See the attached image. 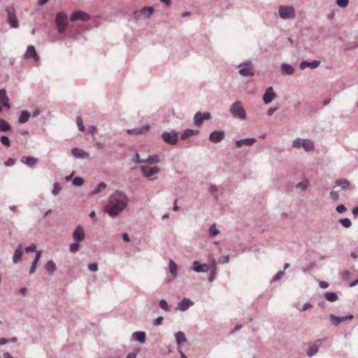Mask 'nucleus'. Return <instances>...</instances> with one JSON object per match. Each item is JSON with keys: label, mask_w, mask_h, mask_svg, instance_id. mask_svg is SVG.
<instances>
[{"label": "nucleus", "mask_w": 358, "mask_h": 358, "mask_svg": "<svg viewBox=\"0 0 358 358\" xmlns=\"http://www.w3.org/2000/svg\"><path fill=\"white\" fill-rule=\"evenodd\" d=\"M127 206V202L124 199H114V197L110 198L109 204L106 212L111 217L117 216Z\"/></svg>", "instance_id": "nucleus-1"}, {"label": "nucleus", "mask_w": 358, "mask_h": 358, "mask_svg": "<svg viewBox=\"0 0 358 358\" xmlns=\"http://www.w3.org/2000/svg\"><path fill=\"white\" fill-rule=\"evenodd\" d=\"M292 148H303L306 152H312L315 150L314 144L310 140L300 138H297L293 141Z\"/></svg>", "instance_id": "nucleus-2"}, {"label": "nucleus", "mask_w": 358, "mask_h": 358, "mask_svg": "<svg viewBox=\"0 0 358 358\" xmlns=\"http://www.w3.org/2000/svg\"><path fill=\"white\" fill-rule=\"evenodd\" d=\"M229 112L234 117L240 118L241 120L246 118L245 111L240 101H236L232 103Z\"/></svg>", "instance_id": "nucleus-3"}, {"label": "nucleus", "mask_w": 358, "mask_h": 358, "mask_svg": "<svg viewBox=\"0 0 358 358\" xmlns=\"http://www.w3.org/2000/svg\"><path fill=\"white\" fill-rule=\"evenodd\" d=\"M154 11L153 6L143 7L141 9L134 11L133 17L136 20L148 19L153 14Z\"/></svg>", "instance_id": "nucleus-4"}, {"label": "nucleus", "mask_w": 358, "mask_h": 358, "mask_svg": "<svg viewBox=\"0 0 358 358\" xmlns=\"http://www.w3.org/2000/svg\"><path fill=\"white\" fill-rule=\"evenodd\" d=\"M67 15L64 12H59L56 15L55 23L59 33L63 34L68 25Z\"/></svg>", "instance_id": "nucleus-5"}, {"label": "nucleus", "mask_w": 358, "mask_h": 358, "mask_svg": "<svg viewBox=\"0 0 358 358\" xmlns=\"http://www.w3.org/2000/svg\"><path fill=\"white\" fill-rule=\"evenodd\" d=\"M279 16L284 20L292 19L295 17V11L292 6H280Z\"/></svg>", "instance_id": "nucleus-6"}, {"label": "nucleus", "mask_w": 358, "mask_h": 358, "mask_svg": "<svg viewBox=\"0 0 358 358\" xmlns=\"http://www.w3.org/2000/svg\"><path fill=\"white\" fill-rule=\"evenodd\" d=\"M164 141L169 145H175L178 140V134L175 130L164 131L162 134Z\"/></svg>", "instance_id": "nucleus-7"}, {"label": "nucleus", "mask_w": 358, "mask_h": 358, "mask_svg": "<svg viewBox=\"0 0 358 358\" xmlns=\"http://www.w3.org/2000/svg\"><path fill=\"white\" fill-rule=\"evenodd\" d=\"M8 15V22L11 24L12 27L17 28L19 27V22L17 19L15 10L13 7H8L6 9Z\"/></svg>", "instance_id": "nucleus-8"}, {"label": "nucleus", "mask_w": 358, "mask_h": 358, "mask_svg": "<svg viewBox=\"0 0 358 358\" xmlns=\"http://www.w3.org/2000/svg\"><path fill=\"white\" fill-rule=\"evenodd\" d=\"M334 187H338V191L352 190L353 189V186L351 185L350 182L345 178L337 179L335 181Z\"/></svg>", "instance_id": "nucleus-9"}, {"label": "nucleus", "mask_w": 358, "mask_h": 358, "mask_svg": "<svg viewBox=\"0 0 358 358\" xmlns=\"http://www.w3.org/2000/svg\"><path fill=\"white\" fill-rule=\"evenodd\" d=\"M70 20L71 21L81 20L83 22H87L90 20V16L87 13H85L81 10H78L73 12L71 14Z\"/></svg>", "instance_id": "nucleus-10"}, {"label": "nucleus", "mask_w": 358, "mask_h": 358, "mask_svg": "<svg viewBox=\"0 0 358 358\" xmlns=\"http://www.w3.org/2000/svg\"><path fill=\"white\" fill-rule=\"evenodd\" d=\"M210 119V114L209 113L197 112L194 117V124L196 126H201L204 120Z\"/></svg>", "instance_id": "nucleus-11"}, {"label": "nucleus", "mask_w": 358, "mask_h": 358, "mask_svg": "<svg viewBox=\"0 0 358 358\" xmlns=\"http://www.w3.org/2000/svg\"><path fill=\"white\" fill-rule=\"evenodd\" d=\"M276 96L277 94L274 92L273 88L269 87L266 90L263 95V101L265 104L268 105L271 103Z\"/></svg>", "instance_id": "nucleus-12"}, {"label": "nucleus", "mask_w": 358, "mask_h": 358, "mask_svg": "<svg viewBox=\"0 0 358 358\" xmlns=\"http://www.w3.org/2000/svg\"><path fill=\"white\" fill-rule=\"evenodd\" d=\"M141 171L143 173L145 177H150L156 173H157L160 169L157 166L150 167L147 165L141 166Z\"/></svg>", "instance_id": "nucleus-13"}, {"label": "nucleus", "mask_w": 358, "mask_h": 358, "mask_svg": "<svg viewBox=\"0 0 358 358\" xmlns=\"http://www.w3.org/2000/svg\"><path fill=\"white\" fill-rule=\"evenodd\" d=\"M73 238L75 241L81 242L84 240L85 234L84 229L81 225H78L76 227L73 232Z\"/></svg>", "instance_id": "nucleus-14"}, {"label": "nucleus", "mask_w": 358, "mask_h": 358, "mask_svg": "<svg viewBox=\"0 0 358 358\" xmlns=\"http://www.w3.org/2000/svg\"><path fill=\"white\" fill-rule=\"evenodd\" d=\"M210 268V266L206 264H201L199 261H194L192 269L196 273H204L208 271Z\"/></svg>", "instance_id": "nucleus-15"}, {"label": "nucleus", "mask_w": 358, "mask_h": 358, "mask_svg": "<svg viewBox=\"0 0 358 358\" xmlns=\"http://www.w3.org/2000/svg\"><path fill=\"white\" fill-rule=\"evenodd\" d=\"M224 138V132L222 131H215L210 133L209 140L212 143H220Z\"/></svg>", "instance_id": "nucleus-16"}, {"label": "nucleus", "mask_w": 358, "mask_h": 358, "mask_svg": "<svg viewBox=\"0 0 358 358\" xmlns=\"http://www.w3.org/2000/svg\"><path fill=\"white\" fill-rule=\"evenodd\" d=\"M24 57L26 59L34 58L36 62L39 60V56L37 55L34 45H31L27 47V51L24 54Z\"/></svg>", "instance_id": "nucleus-17"}, {"label": "nucleus", "mask_w": 358, "mask_h": 358, "mask_svg": "<svg viewBox=\"0 0 358 358\" xmlns=\"http://www.w3.org/2000/svg\"><path fill=\"white\" fill-rule=\"evenodd\" d=\"M256 141H257V139L255 138H247L239 139L236 141V145L237 148H241L243 145L252 146L255 144V143Z\"/></svg>", "instance_id": "nucleus-18"}, {"label": "nucleus", "mask_w": 358, "mask_h": 358, "mask_svg": "<svg viewBox=\"0 0 358 358\" xmlns=\"http://www.w3.org/2000/svg\"><path fill=\"white\" fill-rule=\"evenodd\" d=\"M150 129V125L147 124V125H144L141 127H136V128H134V129H129L127 131V134H131V135H139V134H144L145 132L149 131Z\"/></svg>", "instance_id": "nucleus-19"}, {"label": "nucleus", "mask_w": 358, "mask_h": 358, "mask_svg": "<svg viewBox=\"0 0 358 358\" xmlns=\"http://www.w3.org/2000/svg\"><path fill=\"white\" fill-rule=\"evenodd\" d=\"M194 304V302L187 298H184L178 305L177 309L181 311L187 310L190 306Z\"/></svg>", "instance_id": "nucleus-20"}, {"label": "nucleus", "mask_w": 358, "mask_h": 358, "mask_svg": "<svg viewBox=\"0 0 358 358\" xmlns=\"http://www.w3.org/2000/svg\"><path fill=\"white\" fill-rule=\"evenodd\" d=\"M320 64V62L318 60H313L312 62H308V61H303L301 62L299 65V68L301 70L305 69L306 67H309L310 69H316L319 66Z\"/></svg>", "instance_id": "nucleus-21"}, {"label": "nucleus", "mask_w": 358, "mask_h": 358, "mask_svg": "<svg viewBox=\"0 0 358 358\" xmlns=\"http://www.w3.org/2000/svg\"><path fill=\"white\" fill-rule=\"evenodd\" d=\"M71 153L77 159H85L89 157V154L80 148H73Z\"/></svg>", "instance_id": "nucleus-22"}, {"label": "nucleus", "mask_w": 358, "mask_h": 358, "mask_svg": "<svg viewBox=\"0 0 358 358\" xmlns=\"http://www.w3.org/2000/svg\"><path fill=\"white\" fill-rule=\"evenodd\" d=\"M22 248L21 245H20L14 252V254L13 256V263L17 264L18 262H20L22 259Z\"/></svg>", "instance_id": "nucleus-23"}, {"label": "nucleus", "mask_w": 358, "mask_h": 358, "mask_svg": "<svg viewBox=\"0 0 358 358\" xmlns=\"http://www.w3.org/2000/svg\"><path fill=\"white\" fill-rule=\"evenodd\" d=\"M38 160L37 158L34 157H25L21 159V162L29 166H34L38 163Z\"/></svg>", "instance_id": "nucleus-24"}, {"label": "nucleus", "mask_w": 358, "mask_h": 358, "mask_svg": "<svg viewBox=\"0 0 358 358\" xmlns=\"http://www.w3.org/2000/svg\"><path fill=\"white\" fill-rule=\"evenodd\" d=\"M132 336L134 340L141 343H144L145 342L146 334L144 331H136L133 334Z\"/></svg>", "instance_id": "nucleus-25"}, {"label": "nucleus", "mask_w": 358, "mask_h": 358, "mask_svg": "<svg viewBox=\"0 0 358 358\" xmlns=\"http://www.w3.org/2000/svg\"><path fill=\"white\" fill-rule=\"evenodd\" d=\"M199 133V131L197 129H187L182 132L180 138L182 140H185L190 136L198 134Z\"/></svg>", "instance_id": "nucleus-26"}, {"label": "nucleus", "mask_w": 358, "mask_h": 358, "mask_svg": "<svg viewBox=\"0 0 358 358\" xmlns=\"http://www.w3.org/2000/svg\"><path fill=\"white\" fill-rule=\"evenodd\" d=\"M45 269L48 275L53 274L57 269L56 264L52 260H49L45 266Z\"/></svg>", "instance_id": "nucleus-27"}, {"label": "nucleus", "mask_w": 358, "mask_h": 358, "mask_svg": "<svg viewBox=\"0 0 358 358\" xmlns=\"http://www.w3.org/2000/svg\"><path fill=\"white\" fill-rule=\"evenodd\" d=\"M294 71V68L289 64L284 63L281 65V72L284 75H292Z\"/></svg>", "instance_id": "nucleus-28"}, {"label": "nucleus", "mask_w": 358, "mask_h": 358, "mask_svg": "<svg viewBox=\"0 0 358 358\" xmlns=\"http://www.w3.org/2000/svg\"><path fill=\"white\" fill-rule=\"evenodd\" d=\"M12 129V127L8 123V121L3 119L0 118V131L1 132H7Z\"/></svg>", "instance_id": "nucleus-29"}, {"label": "nucleus", "mask_w": 358, "mask_h": 358, "mask_svg": "<svg viewBox=\"0 0 358 358\" xmlns=\"http://www.w3.org/2000/svg\"><path fill=\"white\" fill-rule=\"evenodd\" d=\"M175 338L176 341V343L178 345L185 343L187 341L186 337L182 331H178L175 334Z\"/></svg>", "instance_id": "nucleus-30"}, {"label": "nucleus", "mask_w": 358, "mask_h": 358, "mask_svg": "<svg viewBox=\"0 0 358 358\" xmlns=\"http://www.w3.org/2000/svg\"><path fill=\"white\" fill-rule=\"evenodd\" d=\"M238 73L242 76H245V77L254 76L253 71L250 68H248V67H245V66H242L241 68H240Z\"/></svg>", "instance_id": "nucleus-31"}, {"label": "nucleus", "mask_w": 358, "mask_h": 358, "mask_svg": "<svg viewBox=\"0 0 358 358\" xmlns=\"http://www.w3.org/2000/svg\"><path fill=\"white\" fill-rule=\"evenodd\" d=\"M30 113L27 110H23L21 112V114L19 117V122L21 123V124H24V123H26L29 117H30Z\"/></svg>", "instance_id": "nucleus-32"}, {"label": "nucleus", "mask_w": 358, "mask_h": 358, "mask_svg": "<svg viewBox=\"0 0 358 358\" xmlns=\"http://www.w3.org/2000/svg\"><path fill=\"white\" fill-rule=\"evenodd\" d=\"M144 163L150 164H155L159 163L160 160L158 155H150L147 159H143Z\"/></svg>", "instance_id": "nucleus-33"}, {"label": "nucleus", "mask_w": 358, "mask_h": 358, "mask_svg": "<svg viewBox=\"0 0 358 358\" xmlns=\"http://www.w3.org/2000/svg\"><path fill=\"white\" fill-rule=\"evenodd\" d=\"M318 346L315 344H311L309 345V348L307 350V355L309 357H312L313 356L315 355L318 352Z\"/></svg>", "instance_id": "nucleus-34"}, {"label": "nucleus", "mask_w": 358, "mask_h": 358, "mask_svg": "<svg viewBox=\"0 0 358 358\" xmlns=\"http://www.w3.org/2000/svg\"><path fill=\"white\" fill-rule=\"evenodd\" d=\"M324 297L330 302H334L338 300V297L336 292H326Z\"/></svg>", "instance_id": "nucleus-35"}, {"label": "nucleus", "mask_w": 358, "mask_h": 358, "mask_svg": "<svg viewBox=\"0 0 358 358\" xmlns=\"http://www.w3.org/2000/svg\"><path fill=\"white\" fill-rule=\"evenodd\" d=\"M329 318L332 324L335 327L338 326L341 322H343L342 317L336 316L334 314H331L329 315Z\"/></svg>", "instance_id": "nucleus-36"}, {"label": "nucleus", "mask_w": 358, "mask_h": 358, "mask_svg": "<svg viewBox=\"0 0 358 358\" xmlns=\"http://www.w3.org/2000/svg\"><path fill=\"white\" fill-rule=\"evenodd\" d=\"M169 270H170V273L173 275V276L174 278H176L178 275L177 266L173 262V261H172L171 259L170 260V263H169Z\"/></svg>", "instance_id": "nucleus-37"}, {"label": "nucleus", "mask_w": 358, "mask_h": 358, "mask_svg": "<svg viewBox=\"0 0 358 358\" xmlns=\"http://www.w3.org/2000/svg\"><path fill=\"white\" fill-rule=\"evenodd\" d=\"M114 197V199H124L126 200V194L124 192L116 190L114 194L110 196Z\"/></svg>", "instance_id": "nucleus-38"}, {"label": "nucleus", "mask_w": 358, "mask_h": 358, "mask_svg": "<svg viewBox=\"0 0 358 358\" xmlns=\"http://www.w3.org/2000/svg\"><path fill=\"white\" fill-rule=\"evenodd\" d=\"M338 222L342 224L345 228H349L352 226L350 220L348 217L341 218L338 220Z\"/></svg>", "instance_id": "nucleus-39"}, {"label": "nucleus", "mask_w": 358, "mask_h": 358, "mask_svg": "<svg viewBox=\"0 0 358 358\" xmlns=\"http://www.w3.org/2000/svg\"><path fill=\"white\" fill-rule=\"evenodd\" d=\"M159 306L162 309L166 312H169L171 310V306L168 304L165 299H161L159 301Z\"/></svg>", "instance_id": "nucleus-40"}, {"label": "nucleus", "mask_w": 358, "mask_h": 358, "mask_svg": "<svg viewBox=\"0 0 358 358\" xmlns=\"http://www.w3.org/2000/svg\"><path fill=\"white\" fill-rule=\"evenodd\" d=\"M106 188V184L105 182H100L98 186L93 190V194H97L100 193L101 191L104 190Z\"/></svg>", "instance_id": "nucleus-41"}, {"label": "nucleus", "mask_w": 358, "mask_h": 358, "mask_svg": "<svg viewBox=\"0 0 358 358\" xmlns=\"http://www.w3.org/2000/svg\"><path fill=\"white\" fill-rule=\"evenodd\" d=\"M0 101L2 104L4 102L9 101V99L6 94V91L4 89L0 90Z\"/></svg>", "instance_id": "nucleus-42"}, {"label": "nucleus", "mask_w": 358, "mask_h": 358, "mask_svg": "<svg viewBox=\"0 0 358 358\" xmlns=\"http://www.w3.org/2000/svg\"><path fill=\"white\" fill-rule=\"evenodd\" d=\"M80 242L75 241L74 243L70 244V251L73 253L77 252L80 250Z\"/></svg>", "instance_id": "nucleus-43"}, {"label": "nucleus", "mask_w": 358, "mask_h": 358, "mask_svg": "<svg viewBox=\"0 0 358 358\" xmlns=\"http://www.w3.org/2000/svg\"><path fill=\"white\" fill-rule=\"evenodd\" d=\"M220 231L217 229L216 225L215 224H212L209 227V234L211 236H215L219 234Z\"/></svg>", "instance_id": "nucleus-44"}, {"label": "nucleus", "mask_w": 358, "mask_h": 358, "mask_svg": "<svg viewBox=\"0 0 358 358\" xmlns=\"http://www.w3.org/2000/svg\"><path fill=\"white\" fill-rule=\"evenodd\" d=\"M0 141L3 145L6 147H9L10 145V141L8 136L2 135L0 137Z\"/></svg>", "instance_id": "nucleus-45"}, {"label": "nucleus", "mask_w": 358, "mask_h": 358, "mask_svg": "<svg viewBox=\"0 0 358 358\" xmlns=\"http://www.w3.org/2000/svg\"><path fill=\"white\" fill-rule=\"evenodd\" d=\"M84 182V180L82 177H79V176H77V177H75L73 180V185L74 186H81Z\"/></svg>", "instance_id": "nucleus-46"}, {"label": "nucleus", "mask_w": 358, "mask_h": 358, "mask_svg": "<svg viewBox=\"0 0 358 358\" xmlns=\"http://www.w3.org/2000/svg\"><path fill=\"white\" fill-rule=\"evenodd\" d=\"M335 189H336V188H335V187H334V188L332 189V190L331 191V192H330V196H331V198L334 201H338V200L339 199V194H338V192H339V191H338V190H336Z\"/></svg>", "instance_id": "nucleus-47"}, {"label": "nucleus", "mask_w": 358, "mask_h": 358, "mask_svg": "<svg viewBox=\"0 0 358 358\" xmlns=\"http://www.w3.org/2000/svg\"><path fill=\"white\" fill-rule=\"evenodd\" d=\"M212 268L211 273L210 274V276L208 278V280L210 282H213L215 278L216 275V266L214 263L212 264V266H210Z\"/></svg>", "instance_id": "nucleus-48"}, {"label": "nucleus", "mask_w": 358, "mask_h": 358, "mask_svg": "<svg viewBox=\"0 0 358 358\" xmlns=\"http://www.w3.org/2000/svg\"><path fill=\"white\" fill-rule=\"evenodd\" d=\"M61 190H62V187H60V185L57 182L54 183L52 194L54 196H57L59 194Z\"/></svg>", "instance_id": "nucleus-49"}, {"label": "nucleus", "mask_w": 358, "mask_h": 358, "mask_svg": "<svg viewBox=\"0 0 358 358\" xmlns=\"http://www.w3.org/2000/svg\"><path fill=\"white\" fill-rule=\"evenodd\" d=\"M76 122H77V125L78 127L79 130L81 131H85V126L83 124V119H82L81 117H80V116L77 117Z\"/></svg>", "instance_id": "nucleus-50"}, {"label": "nucleus", "mask_w": 358, "mask_h": 358, "mask_svg": "<svg viewBox=\"0 0 358 358\" xmlns=\"http://www.w3.org/2000/svg\"><path fill=\"white\" fill-rule=\"evenodd\" d=\"M336 3L341 8H345L349 3V0H336Z\"/></svg>", "instance_id": "nucleus-51"}, {"label": "nucleus", "mask_w": 358, "mask_h": 358, "mask_svg": "<svg viewBox=\"0 0 358 358\" xmlns=\"http://www.w3.org/2000/svg\"><path fill=\"white\" fill-rule=\"evenodd\" d=\"M208 192L214 196V197L217 199V188L216 187V186L215 185H210L209 189H208Z\"/></svg>", "instance_id": "nucleus-52"}, {"label": "nucleus", "mask_w": 358, "mask_h": 358, "mask_svg": "<svg viewBox=\"0 0 358 358\" xmlns=\"http://www.w3.org/2000/svg\"><path fill=\"white\" fill-rule=\"evenodd\" d=\"M307 187H308V181L307 180H303L296 185L297 188L301 189L303 190L305 189Z\"/></svg>", "instance_id": "nucleus-53"}, {"label": "nucleus", "mask_w": 358, "mask_h": 358, "mask_svg": "<svg viewBox=\"0 0 358 358\" xmlns=\"http://www.w3.org/2000/svg\"><path fill=\"white\" fill-rule=\"evenodd\" d=\"M133 162H135L136 164H143L144 163L143 161V159H140V156L138 155V152H136L133 158Z\"/></svg>", "instance_id": "nucleus-54"}, {"label": "nucleus", "mask_w": 358, "mask_h": 358, "mask_svg": "<svg viewBox=\"0 0 358 358\" xmlns=\"http://www.w3.org/2000/svg\"><path fill=\"white\" fill-rule=\"evenodd\" d=\"M87 267L90 271L96 272L98 271V265L96 263L90 264Z\"/></svg>", "instance_id": "nucleus-55"}, {"label": "nucleus", "mask_w": 358, "mask_h": 358, "mask_svg": "<svg viewBox=\"0 0 358 358\" xmlns=\"http://www.w3.org/2000/svg\"><path fill=\"white\" fill-rule=\"evenodd\" d=\"M347 210L346 207L345 206V205H339L336 208V210L338 213H343L344 212H345Z\"/></svg>", "instance_id": "nucleus-56"}, {"label": "nucleus", "mask_w": 358, "mask_h": 358, "mask_svg": "<svg viewBox=\"0 0 358 358\" xmlns=\"http://www.w3.org/2000/svg\"><path fill=\"white\" fill-rule=\"evenodd\" d=\"M285 275V273L283 271H278L275 275L273 278V281H278L280 280L283 275Z\"/></svg>", "instance_id": "nucleus-57"}, {"label": "nucleus", "mask_w": 358, "mask_h": 358, "mask_svg": "<svg viewBox=\"0 0 358 358\" xmlns=\"http://www.w3.org/2000/svg\"><path fill=\"white\" fill-rule=\"evenodd\" d=\"M15 161L14 159L10 158L6 162H5L4 165L6 166H12L15 164Z\"/></svg>", "instance_id": "nucleus-58"}, {"label": "nucleus", "mask_w": 358, "mask_h": 358, "mask_svg": "<svg viewBox=\"0 0 358 358\" xmlns=\"http://www.w3.org/2000/svg\"><path fill=\"white\" fill-rule=\"evenodd\" d=\"M164 317L162 316L157 317L155 320V325H161L163 322Z\"/></svg>", "instance_id": "nucleus-59"}, {"label": "nucleus", "mask_w": 358, "mask_h": 358, "mask_svg": "<svg viewBox=\"0 0 358 358\" xmlns=\"http://www.w3.org/2000/svg\"><path fill=\"white\" fill-rule=\"evenodd\" d=\"M27 252H36V247L34 244H31L29 246L26 248Z\"/></svg>", "instance_id": "nucleus-60"}, {"label": "nucleus", "mask_w": 358, "mask_h": 358, "mask_svg": "<svg viewBox=\"0 0 358 358\" xmlns=\"http://www.w3.org/2000/svg\"><path fill=\"white\" fill-rule=\"evenodd\" d=\"M357 46H358L357 43H355L354 45L347 44V45H345V50H352V49H355V48H357Z\"/></svg>", "instance_id": "nucleus-61"}, {"label": "nucleus", "mask_w": 358, "mask_h": 358, "mask_svg": "<svg viewBox=\"0 0 358 358\" xmlns=\"http://www.w3.org/2000/svg\"><path fill=\"white\" fill-rule=\"evenodd\" d=\"M319 285L322 289H326L329 287V283L325 281H320Z\"/></svg>", "instance_id": "nucleus-62"}, {"label": "nucleus", "mask_w": 358, "mask_h": 358, "mask_svg": "<svg viewBox=\"0 0 358 358\" xmlns=\"http://www.w3.org/2000/svg\"><path fill=\"white\" fill-rule=\"evenodd\" d=\"M312 305L310 303H306L303 304L302 308L301 309V311H306L308 308H311Z\"/></svg>", "instance_id": "nucleus-63"}, {"label": "nucleus", "mask_w": 358, "mask_h": 358, "mask_svg": "<svg viewBox=\"0 0 358 358\" xmlns=\"http://www.w3.org/2000/svg\"><path fill=\"white\" fill-rule=\"evenodd\" d=\"M350 273L349 271H345L343 273H342V278L343 280H346L348 278V277L350 276Z\"/></svg>", "instance_id": "nucleus-64"}]
</instances>
